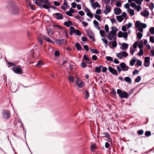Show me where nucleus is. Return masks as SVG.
Listing matches in <instances>:
<instances>
[{
  "label": "nucleus",
  "mask_w": 154,
  "mask_h": 154,
  "mask_svg": "<svg viewBox=\"0 0 154 154\" xmlns=\"http://www.w3.org/2000/svg\"><path fill=\"white\" fill-rule=\"evenodd\" d=\"M42 2L45 3V4H51V3L48 0H43Z\"/></svg>",
  "instance_id": "obj_45"
},
{
  "label": "nucleus",
  "mask_w": 154,
  "mask_h": 154,
  "mask_svg": "<svg viewBox=\"0 0 154 154\" xmlns=\"http://www.w3.org/2000/svg\"><path fill=\"white\" fill-rule=\"evenodd\" d=\"M83 58L87 61H89L90 60L89 58L88 55H84L83 56Z\"/></svg>",
  "instance_id": "obj_43"
},
{
  "label": "nucleus",
  "mask_w": 154,
  "mask_h": 154,
  "mask_svg": "<svg viewBox=\"0 0 154 154\" xmlns=\"http://www.w3.org/2000/svg\"><path fill=\"white\" fill-rule=\"evenodd\" d=\"M111 11V8L110 7L109 5H106V9L103 11V13L106 14H107Z\"/></svg>",
  "instance_id": "obj_15"
},
{
  "label": "nucleus",
  "mask_w": 154,
  "mask_h": 154,
  "mask_svg": "<svg viewBox=\"0 0 154 154\" xmlns=\"http://www.w3.org/2000/svg\"><path fill=\"white\" fill-rule=\"evenodd\" d=\"M84 94L85 95V99H87L89 97V94L88 91L86 90L84 92Z\"/></svg>",
  "instance_id": "obj_21"
},
{
  "label": "nucleus",
  "mask_w": 154,
  "mask_h": 154,
  "mask_svg": "<svg viewBox=\"0 0 154 154\" xmlns=\"http://www.w3.org/2000/svg\"><path fill=\"white\" fill-rule=\"evenodd\" d=\"M135 8L136 9L137 11L139 12L141 10V8L140 6L139 5L137 6H136L135 9Z\"/></svg>",
  "instance_id": "obj_56"
},
{
  "label": "nucleus",
  "mask_w": 154,
  "mask_h": 154,
  "mask_svg": "<svg viewBox=\"0 0 154 154\" xmlns=\"http://www.w3.org/2000/svg\"><path fill=\"white\" fill-rule=\"evenodd\" d=\"M136 62V60L135 59H132L131 61L130 64L131 66H133L135 62Z\"/></svg>",
  "instance_id": "obj_39"
},
{
  "label": "nucleus",
  "mask_w": 154,
  "mask_h": 154,
  "mask_svg": "<svg viewBox=\"0 0 154 154\" xmlns=\"http://www.w3.org/2000/svg\"><path fill=\"white\" fill-rule=\"evenodd\" d=\"M75 83L77 86L80 88H82L84 85V83L81 81L79 78H76Z\"/></svg>",
  "instance_id": "obj_6"
},
{
  "label": "nucleus",
  "mask_w": 154,
  "mask_h": 154,
  "mask_svg": "<svg viewBox=\"0 0 154 154\" xmlns=\"http://www.w3.org/2000/svg\"><path fill=\"white\" fill-rule=\"evenodd\" d=\"M120 66L123 71H128L129 68V67L127 66L124 63H121L120 64Z\"/></svg>",
  "instance_id": "obj_9"
},
{
  "label": "nucleus",
  "mask_w": 154,
  "mask_h": 154,
  "mask_svg": "<svg viewBox=\"0 0 154 154\" xmlns=\"http://www.w3.org/2000/svg\"><path fill=\"white\" fill-rule=\"evenodd\" d=\"M114 12L116 14L118 15L121 13V10L120 8H117L114 9Z\"/></svg>",
  "instance_id": "obj_17"
},
{
  "label": "nucleus",
  "mask_w": 154,
  "mask_h": 154,
  "mask_svg": "<svg viewBox=\"0 0 154 154\" xmlns=\"http://www.w3.org/2000/svg\"><path fill=\"white\" fill-rule=\"evenodd\" d=\"M90 51L91 52L95 54H97L99 53L98 51L96 49H91Z\"/></svg>",
  "instance_id": "obj_33"
},
{
  "label": "nucleus",
  "mask_w": 154,
  "mask_h": 154,
  "mask_svg": "<svg viewBox=\"0 0 154 154\" xmlns=\"http://www.w3.org/2000/svg\"><path fill=\"white\" fill-rule=\"evenodd\" d=\"M128 45L127 44L123 43L121 44L120 48L122 50H125L128 48Z\"/></svg>",
  "instance_id": "obj_14"
},
{
  "label": "nucleus",
  "mask_w": 154,
  "mask_h": 154,
  "mask_svg": "<svg viewBox=\"0 0 154 154\" xmlns=\"http://www.w3.org/2000/svg\"><path fill=\"white\" fill-rule=\"evenodd\" d=\"M123 34V33L121 31H119L118 33V37L119 38L122 37Z\"/></svg>",
  "instance_id": "obj_51"
},
{
  "label": "nucleus",
  "mask_w": 154,
  "mask_h": 154,
  "mask_svg": "<svg viewBox=\"0 0 154 154\" xmlns=\"http://www.w3.org/2000/svg\"><path fill=\"white\" fill-rule=\"evenodd\" d=\"M43 62L42 60H39L36 64V66H40L43 65Z\"/></svg>",
  "instance_id": "obj_38"
},
{
  "label": "nucleus",
  "mask_w": 154,
  "mask_h": 154,
  "mask_svg": "<svg viewBox=\"0 0 154 154\" xmlns=\"http://www.w3.org/2000/svg\"><path fill=\"white\" fill-rule=\"evenodd\" d=\"M137 133L139 135H142L143 133V131L142 130H139L137 131Z\"/></svg>",
  "instance_id": "obj_48"
},
{
  "label": "nucleus",
  "mask_w": 154,
  "mask_h": 154,
  "mask_svg": "<svg viewBox=\"0 0 154 154\" xmlns=\"http://www.w3.org/2000/svg\"><path fill=\"white\" fill-rule=\"evenodd\" d=\"M128 55V54L125 51H122L117 53L116 56L119 59H122L123 57H126Z\"/></svg>",
  "instance_id": "obj_7"
},
{
  "label": "nucleus",
  "mask_w": 154,
  "mask_h": 154,
  "mask_svg": "<svg viewBox=\"0 0 154 154\" xmlns=\"http://www.w3.org/2000/svg\"><path fill=\"white\" fill-rule=\"evenodd\" d=\"M81 66L83 68H85L87 66L85 62H82L81 63Z\"/></svg>",
  "instance_id": "obj_59"
},
{
  "label": "nucleus",
  "mask_w": 154,
  "mask_h": 154,
  "mask_svg": "<svg viewBox=\"0 0 154 154\" xmlns=\"http://www.w3.org/2000/svg\"><path fill=\"white\" fill-rule=\"evenodd\" d=\"M12 70L15 73L18 74H21L22 73L21 66L20 65L14 66L12 68Z\"/></svg>",
  "instance_id": "obj_3"
},
{
  "label": "nucleus",
  "mask_w": 154,
  "mask_h": 154,
  "mask_svg": "<svg viewBox=\"0 0 154 154\" xmlns=\"http://www.w3.org/2000/svg\"><path fill=\"white\" fill-rule=\"evenodd\" d=\"M3 116L4 118L8 119L10 116V113L9 110H4L3 111Z\"/></svg>",
  "instance_id": "obj_8"
},
{
  "label": "nucleus",
  "mask_w": 154,
  "mask_h": 154,
  "mask_svg": "<svg viewBox=\"0 0 154 154\" xmlns=\"http://www.w3.org/2000/svg\"><path fill=\"white\" fill-rule=\"evenodd\" d=\"M86 34L92 41H95L94 34L91 29H88L86 32Z\"/></svg>",
  "instance_id": "obj_5"
},
{
  "label": "nucleus",
  "mask_w": 154,
  "mask_h": 154,
  "mask_svg": "<svg viewBox=\"0 0 154 154\" xmlns=\"http://www.w3.org/2000/svg\"><path fill=\"white\" fill-rule=\"evenodd\" d=\"M100 34L101 36L103 37L104 36V31L103 30H100Z\"/></svg>",
  "instance_id": "obj_54"
},
{
  "label": "nucleus",
  "mask_w": 154,
  "mask_h": 154,
  "mask_svg": "<svg viewBox=\"0 0 154 154\" xmlns=\"http://www.w3.org/2000/svg\"><path fill=\"white\" fill-rule=\"evenodd\" d=\"M102 40L103 42L105 44L106 47L107 46V43H108L107 40L104 38H102Z\"/></svg>",
  "instance_id": "obj_41"
},
{
  "label": "nucleus",
  "mask_w": 154,
  "mask_h": 154,
  "mask_svg": "<svg viewBox=\"0 0 154 154\" xmlns=\"http://www.w3.org/2000/svg\"><path fill=\"white\" fill-rule=\"evenodd\" d=\"M64 42V39H57L56 41V42L57 44H61L63 43Z\"/></svg>",
  "instance_id": "obj_30"
},
{
  "label": "nucleus",
  "mask_w": 154,
  "mask_h": 154,
  "mask_svg": "<svg viewBox=\"0 0 154 154\" xmlns=\"http://www.w3.org/2000/svg\"><path fill=\"white\" fill-rule=\"evenodd\" d=\"M129 13L131 17L134 15V10L132 9H130L129 10Z\"/></svg>",
  "instance_id": "obj_37"
},
{
  "label": "nucleus",
  "mask_w": 154,
  "mask_h": 154,
  "mask_svg": "<svg viewBox=\"0 0 154 154\" xmlns=\"http://www.w3.org/2000/svg\"><path fill=\"white\" fill-rule=\"evenodd\" d=\"M44 38L45 40L47 42L52 43V41L51 40L49 37H48L46 36H44Z\"/></svg>",
  "instance_id": "obj_29"
},
{
  "label": "nucleus",
  "mask_w": 154,
  "mask_h": 154,
  "mask_svg": "<svg viewBox=\"0 0 154 154\" xmlns=\"http://www.w3.org/2000/svg\"><path fill=\"white\" fill-rule=\"evenodd\" d=\"M75 33H76V34L78 35H80L81 34V32L77 29L75 30Z\"/></svg>",
  "instance_id": "obj_53"
},
{
  "label": "nucleus",
  "mask_w": 154,
  "mask_h": 154,
  "mask_svg": "<svg viewBox=\"0 0 154 154\" xmlns=\"http://www.w3.org/2000/svg\"><path fill=\"white\" fill-rule=\"evenodd\" d=\"M108 70L112 74L116 75H118V72L116 70L112 67L109 66L108 67Z\"/></svg>",
  "instance_id": "obj_11"
},
{
  "label": "nucleus",
  "mask_w": 154,
  "mask_h": 154,
  "mask_svg": "<svg viewBox=\"0 0 154 154\" xmlns=\"http://www.w3.org/2000/svg\"><path fill=\"white\" fill-rule=\"evenodd\" d=\"M42 7L45 9H49L51 8V4H43Z\"/></svg>",
  "instance_id": "obj_24"
},
{
  "label": "nucleus",
  "mask_w": 154,
  "mask_h": 154,
  "mask_svg": "<svg viewBox=\"0 0 154 154\" xmlns=\"http://www.w3.org/2000/svg\"><path fill=\"white\" fill-rule=\"evenodd\" d=\"M123 34L122 37L124 38H127L128 36V34L126 32H123Z\"/></svg>",
  "instance_id": "obj_61"
},
{
  "label": "nucleus",
  "mask_w": 154,
  "mask_h": 154,
  "mask_svg": "<svg viewBox=\"0 0 154 154\" xmlns=\"http://www.w3.org/2000/svg\"><path fill=\"white\" fill-rule=\"evenodd\" d=\"M105 29L106 32L108 33L109 32V28L107 25H105Z\"/></svg>",
  "instance_id": "obj_50"
},
{
  "label": "nucleus",
  "mask_w": 154,
  "mask_h": 154,
  "mask_svg": "<svg viewBox=\"0 0 154 154\" xmlns=\"http://www.w3.org/2000/svg\"><path fill=\"white\" fill-rule=\"evenodd\" d=\"M53 16L57 19L61 20L63 18V16L60 13H54L53 14Z\"/></svg>",
  "instance_id": "obj_10"
},
{
  "label": "nucleus",
  "mask_w": 154,
  "mask_h": 154,
  "mask_svg": "<svg viewBox=\"0 0 154 154\" xmlns=\"http://www.w3.org/2000/svg\"><path fill=\"white\" fill-rule=\"evenodd\" d=\"M151 132L150 131H148L145 132V134L146 136L149 137L151 135Z\"/></svg>",
  "instance_id": "obj_42"
},
{
  "label": "nucleus",
  "mask_w": 154,
  "mask_h": 154,
  "mask_svg": "<svg viewBox=\"0 0 154 154\" xmlns=\"http://www.w3.org/2000/svg\"><path fill=\"white\" fill-rule=\"evenodd\" d=\"M96 148V145L95 144H93L91 146V149L92 151L95 149Z\"/></svg>",
  "instance_id": "obj_58"
},
{
  "label": "nucleus",
  "mask_w": 154,
  "mask_h": 154,
  "mask_svg": "<svg viewBox=\"0 0 154 154\" xmlns=\"http://www.w3.org/2000/svg\"><path fill=\"white\" fill-rule=\"evenodd\" d=\"M54 55L57 57H59L60 55V53L58 51H55L54 52Z\"/></svg>",
  "instance_id": "obj_52"
},
{
  "label": "nucleus",
  "mask_w": 154,
  "mask_h": 154,
  "mask_svg": "<svg viewBox=\"0 0 154 154\" xmlns=\"http://www.w3.org/2000/svg\"><path fill=\"white\" fill-rule=\"evenodd\" d=\"M92 6L94 8H95L96 7H100L98 3L97 2H96L95 3H93Z\"/></svg>",
  "instance_id": "obj_25"
},
{
  "label": "nucleus",
  "mask_w": 154,
  "mask_h": 154,
  "mask_svg": "<svg viewBox=\"0 0 154 154\" xmlns=\"http://www.w3.org/2000/svg\"><path fill=\"white\" fill-rule=\"evenodd\" d=\"M64 33L65 35L66 36V37L67 38L68 37V32L67 30L65 29L64 30Z\"/></svg>",
  "instance_id": "obj_62"
},
{
  "label": "nucleus",
  "mask_w": 154,
  "mask_h": 154,
  "mask_svg": "<svg viewBox=\"0 0 154 154\" xmlns=\"http://www.w3.org/2000/svg\"><path fill=\"white\" fill-rule=\"evenodd\" d=\"M117 94H119V96L121 98H126L128 97V95L127 93L125 91H122L120 89H118L117 91Z\"/></svg>",
  "instance_id": "obj_2"
},
{
  "label": "nucleus",
  "mask_w": 154,
  "mask_h": 154,
  "mask_svg": "<svg viewBox=\"0 0 154 154\" xmlns=\"http://www.w3.org/2000/svg\"><path fill=\"white\" fill-rule=\"evenodd\" d=\"M112 43V46L113 48H116L117 45V43L116 40H114L113 42H109V43L110 44Z\"/></svg>",
  "instance_id": "obj_20"
},
{
  "label": "nucleus",
  "mask_w": 154,
  "mask_h": 154,
  "mask_svg": "<svg viewBox=\"0 0 154 154\" xmlns=\"http://www.w3.org/2000/svg\"><path fill=\"white\" fill-rule=\"evenodd\" d=\"M107 38L109 40H116V34L114 33L112 31H110L108 35Z\"/></svg>",
  "instance_id": "obj_4"
},
{
  "label": "nucleus",
  "mask_w": 154,
  "mask_h": 154,
  "mask_svg": "<svg viewBox=\"0 0 154 154\" xmlns=\"http://www.w3.org/2000/svg\"><path fill=\"white\" fill-rule=\"evenodd\" d=\"M87 15L88 17H90L91 18H92L93 17V15L92 13H91L90 11L87 12Z\"/></svg>",
  "instance_id": "obj_44"
},
{
  "label": "nucleus",
  "mask_w": 154,
  "mask_h": 154,
  "mask_svg": "<svg viewBox=\"0 0 154 154\" xmlns=\"http://www.w3.org/2000/svg\"><path fill=\"white\" fill-rule=\"evenodd\" d=\"M143 54V49H140V50L139 52L138 53V55L139 56H141Z\"/></svg>",
  "instance_id": "obj_60"
},
{
  "label": "nucleus",
  "mask_w": 154,
  "mask_h": 154,
  "mask_svg": "<svg viewBox=\"0 0 154 154\" xmlns=\"http://www.w3.org/2000/svg\"><path fill=\"white\" fill-rule=\"evenodd\" d=\"M72 7L73 8H75L76 5V3L75 2H73L71 4Z\"/></svg>",
  "instance_id": "obj_63"
},
{
  "label": "nucleus",
  "mask_w": 154,
  "mask_h": 154,
  "mask_svg": "<svg viewBox=\"0 0 154 154\" xmlns=\"http://www.w3.org/2000/svg\"><path fill=\"white\" fill-rule=\"evenodd\" d=\"M112 30L111 31L113 32L114 33L116 34V32L117 30V29L114 26H112L111 27Z\"/></svg>",
  "instance_id": "obj_34"
},
{
  "label": "nucleus",
  "mask_w": 154,
  "mask_h": 154,
  "mask_svg": "<svg viewBox=\"0 0 154 154\" xmlns=\"http://www.w3.org/2000/svg\"><path fill=\"white\" fill-rule=\"evenodd\" d=\"M102 67V66H100L99 67H96L95 68V71L98 73H100L101 71V67Z\"/></svg>",
  "instance_id": "obj_26"
},
{
  "label": "nucleus",
  "mask_w": 154,
  "mask_h": 154,
  "mask_svg": "<svg viewBox=\"0 0 154 154\" xmlns=\"http://www.w3.org/2000/svg\"><path fill=\"white\" fill-rule=\"evenodd\" d=\"M38 42H39V44L40 45H42L43 44V41L42 38L40 37H38Z\"/></svg>",
  "instance_id": "obj_46"
},
{
  "label": "nucleus",
  "mask_w": 154,
  "mask_h": 154,
  "mask_svg": "<svg viewBox=\"0 0 154 154\" xmlns=\"http://www.w3.org/2000/svg\"><path fill=\"white\" fill-rule=\"evenodd\" d=\"M136 64L138 66H140L142 65V62L141 61L139 60H137L136 63Z\"/></svg>",
  "instance_id": "obj_55"
},
{
  "label": "nucleus",
  "mask_w": 154,
  "mask_h": 154,
  "mask_svg": "<svg viewBox=\"0 0 154 154\" xmlns=\"http://www.w3.org/2000/svg\"><path fill=\"white\" fill-rule=\"evenodd\" d=\"M149 59L150 57H146L145 58L144 62L143 64L144 66L145 67H148L149 65Z\"/></svg>",
  "instance_id": "obj_12"
},
{
  "label": "nucleus",
  "mask_w": 154,
  "mask_h": 154,
  "mask_svg": "<svg viewBox=\"0 0 154 154\" xmlns=\"http://www.w3.org/2000/svg\"><path fill=\"white\" fill-rule=\"evenodd\" d=\"M140 14L142 16L146 17L147 16L149 15V13L148 11L145 10L141 12Z\"/></svg>",
  "instance_id": "obj_16"
},
{
  "label": "nucleus",
  "mask_w": 154,
  "mask_h": 154,
  "mask_svg": "<svg viewBox=\"0 0 154 154\" xmlns=\"http://www.w3.org/2000/svg\"><path fill=\"white\" fill-rule=\"evenodd\" d=\"M75 29L74 27L73 26H71L70 27V30L69 32V34L71 35H72V33H74L75 32Z\"/></svg>",
  "instance_id": "obj_19"
},
{
  "label": "nucleus",
  "mask_w": 154,
  "mask_h": 154,
  "mask_svg": "<svg viewBox=\"0 0 154 154\" xmlns=\"http://www.w3.org/2000/svg\"><path fill=\"white\" fill-rule=\"evenodd\" d=\"M26 3L28 4L30 6L31 8L33 10H34V8L33 5L31 4V2H29L28 0L26 1Z\"/></svg>",
  "instance_id": "obj_27"
},
{
  "label": "nucleus",
  "mask_w": 154,
  "mask_h": 154,
  "mask_svg": "<svg viewBox=\"0 0 154 154\" xmlns=\"http://www.w3.org/2000/svg\"><path fill=\"white\" fill-rule=\"evenodd\" d=\"M68 79L70 82H73L74 81V79L72 76H69Z\"/></svg>",
  "instance_id": "obj_35"
},
{
  "label": "nucleus",
  "mask_w": 154,
  "mask_h": 154,
  "mask_svg": "<svg viewBox=\"0 0 154 154\" xmlns=\"http://www.w3.org/2000/svg\"><path fill=\"white\" fill-rule=\"evenodd\" d=\"M135 51V50L133 48H131L130 49V54L131 55H133V54Z\"/></svg>",
  "instance_id": "obj_49"
},
{
  "label": "nucleus",
  "mask_w": 154,
  "mask_h": 154,
  "mask_svg": "<svg viewBox=\"0 0 154 154\" xmlns=\"http://www.w3.org/2000/svg\"><path fill=\"white\" fill-rule=\"evenodd\" d=\"M124 80L125 82L129 83L130 84L131 82V79L129 77H127L125 78Z\"/></svg>",
  "instance_id": "obj_23"
},
{
  "label": "nucleus",
  "mask_w": 154,
  "mask_h": 154,
  "mask_svg": "<svg viewBox=\"0 0 154 154\" xmlns=\"http://www.w3.org/2000/svg\"><path fill=\"white\" fill-rule=\"evenodd\" d=\"M149 31L152 34H154V27H151L149 29Z\"/></svg>",
  "instance_id": "obj_57"
},
{
  "label": "nucleus",
  "mask_w": 154,
  "mask_h": 154,
  "mask_svg": "<svg viewBox=\"0 0 154 154\" xmlns=\"http://www.w3.org/2000/svg\"><path fill=\"white\" fill-rule=\"evenodd\" d=\"M135 25V27L138 29V30L141 32H143V29L146 28L147 26L146 24L141 23L139 21L136 22Z\"/></svg>",
  "instance_id": "obj_1"
},
{
  "label": "nucleus",
  "mask_w": 154,
  "mask_h": 154,
  "mask_svg": "<svg viewBox=\"0 0 154 154\" xmlns=\"http://www.w3.org/2000/svg\"><path fill=\"white\" fill-rule=\"evenodd\" d=\"M72 24V21H68L65 22L64 23V25L66 26L67 27H69L70 25Z\"/></svg>",
  "instance_id": "obj_22"
},
{
  "label": "nucleus",
  "mask_w": 154,
  "mask_h": 154,
  "mask_svg": "<svg viewBox=\"0 0 154 154\" xmlns=\"http://www.w3.org/2000/svg\"><path fill=\"white\" fill-rule=\"evenodd\" d=\"M116 18L119 22H122L123 19V17L121 15L117 16Z\"/></svg>",
  "instance_id": "obj_28"
},
{
  "label": "nucleus",
  "mask_w": 154,
  "mask_h": 154,
  "mask_svg": "<svg viewBox=\"0 0 154 154\" xmlns=\"http://www.w3.org/2000/svg\"><path fill=\"white\" fill-rule=\"evenodd\" d=\"M75 18L78 19L80 22H82L84 20L83 17H81L79 15L76 16L75 17Z\"/></svg>",
  "instance_id": "obj_31"
},
{
  "label": "nucleus",
  "mask_w": 154,
  "mask_h": 154,
  "mask_svg": "<svg viewBox=\"0 0 154 154\" xmlns=\"http://www.w3.org/2000/svg\"><path fill=\"white\" fill-rule=\"evenodd\" d=\"M142 36L143 34L140 32H138L137 34V37L139 40L141 39Z\"/></svg>",
  "instance_id": "obj_32"
},
{
  "label": "nucleus",
  "mask_w": 154,
  "mask_h": 154,
  "mask_svg": "<svg viewBox=\"0 0 154 154\" xmlns=\"http://www.w3.org/2000/svg\"><path fill=\"white\" fill-rule=\"evenodd\" d=\"M75 12V10L72 8H70L69 11H66L65 12L66 14L69 16H72V14Z\"/></svg>",
  "instance_id": "obj_13"
},
{
  "label": "nucleus",
  "mask_w": 154,
  "mask_h": 154,
  "mask_svg": "<svg viewBox=\"0 0 154 154\" xmlns=\"http://www.w3.org/2000/svg\"><path fill=\"white\" fill-rule=\"evenodd\" d=\"M75 46L77 50L80 51L82 49V47L81 45L78 43L77 42L75 44Z\"/></svg>",
  "instance_id": "obj_18"
},
{
  "label": "nucleus",
  "mask_w": 154,
  "mask_h": 154,
  "mask_svg": "<svg viewBox=\"0 0 154 154\" xmlns=\"http://www.w3.org/2000/svg\"><path fill=\"white\" fill-rule=\"evenodd\" d=\"M92 59L94 60H96L97 59V57L96 55H93L92 57Z\"/></svg>",
  "instance_id": "obj_64"
},
{
  "label": "nucleus",
  "mask_w": 154,
  "mask_h": 154,
  "mask_svg": "<svg viewBox=\"0 0 154 154\" xmlns=\"http://www.w3.org/2000/svg\"><path fill=\"white\" fill-rule=\"evenodd\" d=\"M141 79V77L140 76H138L137 78L135 79V82H139Z\"/></svg>",
  "instance_id": "obj_47"
},
{
  "label": "nucleus",
  "mask_w": 154,
  "mask_h": 154,
  "mask_svg": "<svg viewBox=\"0 0 154 154\" xmlns=\"http://www.w3.org/2000/svg\"><path fill=\"white\" fill-rule=\"evenodd\" d=\"M106 60L109 61H112L113 59L110 56H107L106 57Z\"/></svg>",
  "instance_id": "obj_40"
},
{
  "label": "nucleus",
  "mask_w": 154,
  "mask_h": 154,
  "mask_svg": "<svg viewBox=\"0 0 154 154\" xmlns=\"http://www.w3.org/2000/svg\"><path fill=\"white\" fill-rule=\"evenodd\" d=\"M95 18L98 20L100 21L101 20V17L100 15H94Z\"/></svg>",
  "instance_id": "obj_36"
}]
</instances>
